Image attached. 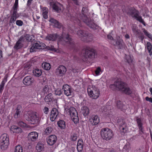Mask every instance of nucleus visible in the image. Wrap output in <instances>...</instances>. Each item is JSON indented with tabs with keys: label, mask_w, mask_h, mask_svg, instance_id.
Returning <instances> with one entry per match:
<instances>
[{
	"label": "nucleus",
	"mask_w": 152,
	"mask_h": 152,
	"mask_svg": "<svg viewBox=\"0 0 152 152\" xmlns=\"http://www.w3.org/2000/svg\"><path fill=\"white\" fill-rule=\"evenodd\" d=\"M46 39L53 41L58 39V44L66 45L72 48H74L75 47V42L71 38V36L68 34H63L62 37L59 36L57 34H48L46 37Z\"/></svg>",
	"instance_id": "f257e3e1"
},
{
	"label": "nucleus",
	"mask_w": 152,
	"mask_h": 152,
	"mask_svg": "<svg viewBox=\"0 0 152 152\" xmlns=\"http://www.w3.org/2000/svg\"><path fill=\"white\" fill-rule=\"evenodd\" d=\"M114 87L118 89L119 91L127 94H130L132 92L131 89L126 84L119 79L115 82L113 84H111L110 86V87L111 88H112Z\"/></svg>",
	"instance_id": "f03ea898"
},
{
	"label": "nucleus",
	"mask_w": 152,
	"mask_h": 152,
	"mask_svg": "<svg viewBox=\"0 0 152 152\" xmlns=\"http://www.w3.org/2000/svg\"><path fill=\"white\" fill-rule=\"evenodd\" d=\"M100 134L102 138L107 141L111 139L114 135L112 130L108 128H102L100 131Z\"/></svg>",
	"instance_id": "7ed1b4c3"
},
{
	"label": "nucleus",
	"mask_w": 152,
	"mask_h": 152,
	"mask_svg": "<svg viewBox=\"0 0 152 152\" xmlns=\"http://www.w3.org/2000/svg\"><path fill=\"white\" fill-rule=\"evenodd\" d=\"M77 35L81 40L84 42H88L93 39L92 34L88 32L83 30H79L77 33Z\"/></svg>",
	"instance_id": "20e7f679"
},
{
	"label": "nucleus",
	"mask_w": 152,
	"mask_h": 152,
	"mask_svg": "<svg viewBox=\"0 0 152 152\" xmlns=\"http://www.w3.org/2000/svg\"><path fill=\"white\" fill-rule=\"evenodd\" d=\"M8 136L6 134H3L0 137V145L1 148L3 150H6L9 145Z\"/></svg>",
	"instance_id": "39448f33"
},
{
	"label": "nucleus",
	"mask_w": 152,
	"mask_h": 152,
	"mask_svg": "<svg viewBox=\"0 0 152 152\" xmlns=\"http://www.w3.org/2000/svg\"><path fill=\"white\" fill-rule=\"evenodd\" d=\"M88 92L89 96L93 99H97L100 94L99 89L94 85L91 88H88Z\"/></svg>",
	"instance_id": "423d86ee"
},
{
	"label": "nucleus",
	"mask_w": 152,
	"mask_h": 152,
	"mask_svg": "<svg viewBox=\"0 0 152 152\" xmlns=\"http://www.w3.org/2000/svg\"><path fill=\"white\" fill-rule=\"evenodd\" d=\"M87 15H80V19L91 28L94 29L96 28V27L97 26L96 25L93 21H92L89 19Z\"/></svg>",
	"instance_id": "0eeeda50"
},
{
	"label": "nucleus",
	"mask_w": 152,
	"mask_h": 152,
	"mask_svg": "<svg viewBox=\"0 0 152 152\" xmlns=\"http://www.w3.org/2000/svg\"><path fill=\"white\" fill-rule=\"evenodd\" d=\"M45 46L46 45L44 43L37 41L32 45L30 48V51L31 53L36 51L37 49H44Z\"/></svg>",
	"instance_id": "6e6552de"
},
{
	"label": "nucleus",
	"mask_w": 152,
	"mask_h": 152,
	"mask_svg": "<svg viewBox=\"0 0 152 152\" xmlns=\"http://www.w3.org/2000/svg\"><path fill=\"white\" fill-rule=\"evenodd\" d=\"M83 56L88 60V58H94L95 57V53L94 49L89 47L85 49L83 51Z\"/></svg>",
	"instance_id": "1a4fd4ad"
},
{
	"label": "nucleus",
	"mask_w": 152,
	"mask_h": 152,
	"mask_svg": "<svg viewBox=\"0 0 152 152\" xmlns=\"http://www.w3.org/2000/svg\"><path fill=\"white\" fill-rule=\"evenodd\" d=\"M68 112L74 123L75 124L78 123L79 121V118L77 113L75 109L73 107H71L68 110Z\"/></svg>",
	"instance_id": "9d476101"
},
{
	"label": "nucleus",
	"mask_w": 152,
	"mask_h": 152,
	"mask_svg": "<svg viewBox=\"0 0 152 152\" xmlns=\"http://www.w3.org/2000/svg\"><path fill=\"white\" fill-rule=\"evenodd\" d=\"M122 11L124 12H125L128 15H130L132 18L136 17L139 14V12L134 8L126 7L125 9H123Z\"/></svg>",
	"instance_id": "9b49d317"
},
{
	"label": "nucleus",
	"mask_w": 152,
	"mask_h": 152,
	"mask_svg": "<svg viewBox=\"0 0 152 152\" xmlns=\"http://www.w3.org/2000/svg\"><path fill=\"white\" fill-rule=\"evenodd\" d=\"M50 5L52 7L53 9L57 12H60L63 8L62 5L58 3H56L53 2L50 3Z\"/></svg>",
	"instance_id": "f8f14e48"
},
{
	"label": "nucleus",
	"mask_w": 152,
	"mask_h": 152,
	"mask_svg": "<svg viewBox=\"0 0 152 152\" xmlns=\"http://www.w3.org/2000/svg\"><path fill=\"white\" fill-rule=\"evenodd\" d=\"M66 71V68L63 66H60L56 70L55 73L56 75L61 76H63Z\"/></svg>",
	"instance_id": "ddd939ff"
},
{
	"label": "nucleus",
	"mask_w": 152,
	"mask_h": 152,
	"mask_svg": "<svg viewBox=\"0 0 152 152\" xmlns=\"http://www.w3.org/2000/svg\"><path fill=\"white\" fill-rule=\"evenodd\" d=\"M89 121L92 125H96L99 122V119L97 115H92L90 117Z\"/></svg>",
	"instance_id": "4468645a"
},
{
	"label": "nucleus",
	"mask_w": 152,
	"mask_h": 152,
	"mask_svg": "<svg viewBox=\"0 0 152 152\" xmlns=\"http://www.w3.org/2000/svg\"><path fill=\"white\" fill-rule=\"evenodd\" d=\"M39 118L38 114L36 113L31 116L30 123L33 124H38L39 122Z\"/></svg>",
	"instance_id": "2eb2a0df"
},
{
	"label": "nucleus",
	"mask_w": 152,
	"mask_h": 152,
	"mask_svg": "<svg viewBox=\"0 0 152 152\" xmlns=\"http://www.w3.org/2000/svg\"><path fill=\"white\" fill-rule=\"evenodd\" d=\"M58 114V110L56 108H53L51 111L50 118L52 121H54L57 118Z\"/></svg>",
	"instance_id": "dca6fc26"
},
{
	"label": "nucleus",
	"mask_w": 152,
	"mask_h": 152,
	"mask_svg": "<svg viewBox=\"0 0 152 152\" xmlns=\"http://www.w3.org/2000/svg\"><path fill=\"white\" fill-rule=\"evenodd\" d=\"M38 136V134L37 132H32L29 134L27 138L29 141H34L37 139Z\"/></svg>",
	"instance_id": "f3484780"
},
{
	"label": "nucleus",
	"mask_w": 152,
	"mask_h": 152,
	"mask_svg": "<svg viewBox=\"0 0 152 152\" xmlns=\"http://www.w3.org/2000/svg\"><path fill=\"white\" fill-rule=\"evenodd\" d=\"M25 40L24 37L23 35L21 36L19 38L18 41L16 42L14 48L16 50H18L21 48L23 46V44L22 43V42L24 41Z\"/></svg>",
	"instance_id": "a211bd4d"
},
{
	"label": "nucleus",
	"mask_w": 152,
	"mask_h": 152,
	"mask_svg": "<svg viewBox=\"0 0 152 152\" xmlns=\"http://www.w3.org/2000/svg\"><path fill=\"white\" fill-rule=\"evenodd\" d=\"M63 89L64 90V94L67 96L71 95L72 92V88L67 84L64 85L63 86Z\"/></svg>",
	"instance_id": "6ab92c4d"
},
{
	"label": "nucleus",
	"mask_w": 152,
	"mask_h": 152,
	"mask_svg": "<svg viewBox=\"0 0 152 152\" xmlns=\"http://www.w3.org/2000/svg\"><path fill=\"white\" fill-rule=\"evenodd\" d=\"M57 140V137L54 135L49 136L47 139V142L48 144L52 145L54 144Z\"/></svg>",
	"instance_id": "aec40b11"
},
{
	"label": "nucleus",
	"mask_w": 152,
	"mask_h": 152,
	"mask_svg": "<svg viewBox=\"0 0 152 152\" xmlns=\"http://www.w3.org/2000/svg\"><path fill=\"white\" fill-rule=\"evenodd\" d=\"M33 78L30 76L26 77L23 80V83L25 85L29 86L33 82Z\"/></svg>",
	"instance_id": "412c9836"
},
{
	"label": "nucleus",
	"mask_w": 152,
	"mask_h": 152,
	"mask_svg": "<svg viewBox=\"0 0 152 152\" xmlns=\"http://www.w3.org/2000/svg\"><path fill=\"white\" fill-rule=\"evenodd\" d=\"M136 121L140 131L142 133H143V126L141 118L138 117H135Z\"/></svg>",
	"instance_id": "4be33fe9"
},
{
	"label": "nucleus",
	"mask_w": 152,
	"mask_h": 152,
	"mask_svg": "<svg viewBox=\"0 0 152 152\" xmlns=\"http://www.w3.org/2000/svg\"><path fill=\"white\" fill-rule=\"evenodd\" d=\"M116 46L118 48L121 49H123L125 47V44L121 39H117L116 41Z\"/></svg>",
	"instance_id": "5701e85b"
},
{
	"label": "nucleus",
	"mask_w": 152,
	"mask_h": 152,
	"mask_svg": "<svg viewBox=\"0 0 152 152\" xmlns=\"http://www.w3.org/2000/svg\"><path fill=\"white\" fill-rule=\"evenodd\" d=\"M84 142L82 139H79L77 143V148L78 152H82L83 149Z\"/></svg>",
	"instance_id": "b1692460"
},
{
	"label": "nucleus",
	"mask_w": 152,
	"mask_h": 152,
	"mask_svg": "<svg viewBox=\"0 0 152 152\" xmlns=\"http://www.w3.org/2000/svg\"><path fill=\"white\" fill-rule=\"evenodd\" d=\"M49 21L53 23L54 26L58 28H60L61 27V24L56 20L53 18H50Z\"/></svg>",
	"instance_id": "393cba45"
},
{
	"label": "nucleus",
	"mask_w": 152,
	"mask_h": 152,
	"mask_svg": "<svg viewBox=\"0 0 152 152\" xmlns=\"http://www.w3.org/2000/svg\"><path fill=\"white\" fill-rule=\"evenodd\" d=\"M15 113L14 117L15 118H17L20 117L21 111L22 110V107L20 105H18L16 110Z\"/></svg>",
	"instance_id": "a878e982"
},
{
	"label": "nucleus",
	"mask_w": 152,
	"mask_h": 152,
	"mask_svg": "<svg viewBox=\"0 0 152 152\" xmlns=\"http://www.w3.org/2000/svg\"><path fill=\"white\" fill-rule=\"evenodd\" d=\"M53 99V94L51 93L48 94L45 98V101L47 102H51Z\"/></svg>",
	"instance_id": "bb28decb"
},
{
	"label": "nucleus",
	"mask_w": 152,
	"mask_h": 152,
	"mask_svg": "<svg viewBox=\"0 0 152 152\" xmlns=\"http://www.w3.org/2000/svg\"><path fill=\"white\" fill-rule=\"evenodd\" d=\"M11 130L14 132L17 133H19L22 132V129L20 127H17L16 126H13L11 127Z\"/></svg>",
	"instance_id": "cd10ccee"
},
{
	"label": "nucleus",
	"mask_w": 152,
	"mask_h": 152,
	"mask_svg": "<svg viewBox=\"0 0 152 152\" xmlns=\"http://www.w3.org/2000/svg\"><path fill=\"white\" fill-rule=\"evenodd\" d=\"M42 15L43 18L46 19L48 18V9L46 7H44L42 8Z\"/></svg>",
	"instance_id": "c85d7f7f"
},
{
	"label": "nucleus",
	"mask_w": 152,
	"mask_h": 152,
	"mask_svg": "<svg viewBox=\"0 0 152 152\" xmlns=\"http://www.w3.org/2000/svg\"><path fill=\"white\" fill-rule=\"evenodd\" d=\"M24 37V38L25 37L26 40L28 42H31L34 40V36L33 35H30L28 34H26L25 36L23 35Z\"/></svg>",
	"instance_id": "c756f323"
},
{
	"label": "nucleus",
	"mask_w": 152,
	"mask_h": 152,
	"mask_svg": "<svg viewBox=\"0 0 152 152\" xmlns=\"http://www.w3.org/2000/svg\"><path fill=\"white\" fill-rule=\"evenodd\" d=\"M33 73L35 76L39 77L41 75L42 72L41 69H36L33 71Z\"/></svg>",
	"instance_id": "7c9ffc66"
},
{
	"label": "nucleus",
	"mask_w": 152,
	"mask_h": 152,
	"mask_svg": "<svg viewBox=\"0 0 152 152\" xmlns=\"http://www.w3.org/2000/svg\"><path fill=\"white\" fill-rule=\"evenodd\" d=\"M82 113L84 116H86L89 114V110L86 106L83 107L82 108Z\"/></svg>",
	"instance_id": "2f4dec72"
},
{
	"label": "nucleus",
	"mask_w": 152,
	"mask_h": 152,
	"mask_svg": "<svg viewBox=\"0 0 152 152\" xmlns=\"http://www.w3.org/2000/svg\"><path fill=\"white\" fill-rule=\"evenodd\" d=\"M44 148V145L39 142L37 144L36 146V149L38 152H40L42 151Z\"/></svg>",
	"instance_id": "473e14b6"
},
{
	"label": "nucleus",
	"mask_w": 152,
	"mask_h": 152,
	"mask_svg": "<svg viewBox=\"0 0 152 152\" xmlns=\"http://www.w3.org/2000/svg\"><path fill=\"white\" fill-rule=\"evenodd\" d=\"M58 126L61 129H64L66 127L65 123L64 121L60 120L58 122Z\"/></svg>",
	"instance_id": "72a5a7b5"
},
{
	"label": "nucleus",
	"mask_w": 152,
	"mask_h": 152,
	"mask_svg": "<svg viewBox=\"0 0 152 152\" xmlns=\"http://www.w3.org/2000/svg\"><path fill=\"white\" fill-rule=\"evenodd\" d=\"M43 68L46 70H49L51 68L50 64L47 62L43 63L42 64Z\"/></svg>",
	"instance_id": "f704fd0d"
},
{
	"label": "nucleus",
	"mask_w": 152,
	"mask_h": 152,
	"mask_svg": "<svg viewBox=\"0 0 152 152\" xmlns=\"http://www.w3.org/2000/svg\"><path fill=\"white\" fill-rule=\"evenodd\" d=\"M53 130V129L51 126L47 127L44 132L45 135H48L50 134Z\"/></svg>",
	"instance_id": "c9c22d12"
},
{
	"label": "nucleus",
	"mask_w": 152,
	"mask_h": 152,
	"mask_svg": "<svg viewBox=\"0 0 152 152\" xmlns=\"http://www.w3.org/2000/svg\"><path fill=\"white\" fill-rule=\"evenodd\" d=\"M117 123L119 126H122L126 125L124 121L121 118H119L117 120Z\"/></svg>",
	"instance_id": "e433bc0d"
},
{
	"label": "nucleus",
	"mask_w": 152,
	"mask_h": 152,
	"mask_svg": "<svg viewBox=\"0 0 152 152\" xmlns=\"http://www.w3.org/2000/svg\"><path fill=\"white\" fill-rule=\"evenodd\" d=\"M18 16L12 14L11 16L10 19V23H14L17 18H18Z\"/></svg>",
	"instance_id": "4c0bfd02"
},
{
	"label": "nucleus",
	"mask_w": 152,
	"mask_h": 152,
	"mask_svg": "<svg viewBox=\"0 0 152 152\" xmlns=\"http://www.w3.org/2000/svg\"><path fill=\"white\" fill-rule=\"evenodd\" d=\"M88 11L87 9L85 7H83L82 10V14H80V15H88Z\"/></svg>",
	"instance_id": "58836bf2"
},
{
	"label": "nucleus",
	"mask_w": 152,
	"mask_h": 152,
	"mask_svg": "<svg viewBox=\"0 0 152 152\" xmlns=\"http://www.w3.org/2000/svg\"><path fill=\"white\" fill-rule=\"evenodd\" d=\"M15 152H23L22 147L20 145L16 146L15 148Z\"/></svg>",
	"instance_id": "ea45409f"
},
{
	"label": "nucleus",
	"mask_w": 152,
	"mask_h": 152,
	"mask_svg": "<svg viewBox=\"0 0 152 152\" xmlns=\"http://www.w3.org/2000/svg\"><path fill=\"white\" fill-rule=\"evenodd\" d=\"M5 84V81L4 80H3L0 85V94H1L3 91L4 88V86Z\"/></svg>",
	"instance_id": "a19ab883"
},
{
	"label": "nucleus",
	"mask_w": 152,
	"mask_h": 152,
	"mask_svg": "<svg viewBox=\"0 0 152 152\" xmlns=\"http://www.w3.org/2000/svg\"><path fill=\"white\" fill-rule=\"evenodd\" d=\"M116 104L117 107L118 108L121 109L123 108L124 105L120 101H117L116 102Z\"/></svg>",
	"instance_id": "79ce46f5"
},
{
	"label": "nucleus",
	"mask_w": 152,
	"mask_h": 152,
	"mask_svg": "<svg viewBox=\"0 0 152 152\" xmlns=\"http://www.w3.org/2000/svg\"><path fill=\"white\" fill-rule=\"evenodd\" d=\"M130 148V147L129 143H127L126 145H125L124 147L123 151H124V150H125L126 152H129V150Z\"/></svg>",
	"instance_id": "37998d69"
},
{
	"label": "nucleus",
	"mask_w": 152,
	"mask_h": 152,
	"mask_svg": "<svg viewBox=\"0 0 152 152\" xmlns=\"http://www.w3.org/2000/svg\"><path fill=\"white\" fill-rule=\"evenodd\" d=\"M137 19V20L139 21L140 23H142L145 25V22L144 20L142 19L141 16H139V15L137 16L136 17H134Z\"/></svg>",
	"instance_id": "c03bdc74"
},
{
	"label": "nucleus",
	"mask_w": 152,
	"mask_h": 152,
	"mask_svg": "<svg viewBox=\"0 0 152 152\" xmlns=\"http://www.w3.org/2000/svg\"><path fill=\"white\" fill-rule=\"evenodd\" d=\"M137 34H138V38L140 39L142 41L144 38L143 34L141 32H139Z\"/></svg>",
	"instance_id": "a18cd8bd"
},
{
	"label": "nucleus",
	"mask_w": 152,
	"mask_h": 152,
	"mask_svg": "<svg viewBox=\"0 0 152 152\" xmlns=\"http://www.w3.org/2000/svg\"><path fill=\"white\" fill-rule=\"evenodd\" d=\"M49 88L48 85L45 86L42 89V92L44 94L48 93Z\"/></svg>",
	"instance_id": "49530a36"
},
{
	"label": "nucleus",
	"mask_w": 152,
	"mask_h": 152,
	"mask_svg": "<svg viewBox=\"0 0 152 152\" xmlns=\"http://www.w3.org/2000/svg\"><path fill=\"white\" fill-rule=\"evenodd\" d=\"M147 48L148 51L152 50V45L150 42H147L146 44Z\"/></svg>",
	"instance_id": "de8ad7c7"
},
{
	"label": "nucleus",
	"mask_w": 152,
	"mask_h": 152,
	"mask_svg": "<svg viewBox=\"0 0 152 152\" xmlns=\"http://www.w3.org/2000/svg\"><path fill=\"white\" fill-rule=\"evenodd\" d=\"M119 129L120 131L124 133L126 132V125L122 126H119Z\"/></svg>",
	"instance_id": "09e8293b"
},
{
	"label": "nucleus",
	"mask_w": 152,
	"mask_h": 152,
	"mask_svg": "<svg viewBox=\"0 0 152 152\" xmlns=\"http://www.w3.org/2000/svg\"><path fill=\"white\" fill-rule=\"evenodd\" d=\"M77 139V134L75 133L72 134L71 135V140L73 141H75Z\"/></svg>",
	"instance_id": "8fccbe9b"
},
{
	"label": "nucleus",
	"mask_w": 152,
	"mask_h": 152,
	"mask_svg": "<svg viewBox=\"0 0 152 152\" xmlns=\"http://www.w3.org/2000/svg\"><path fill=\"white\" fill-rule=\"evenodd\" d=\"M45 48H46L47 50H49L51 51H56V49L55 48L54 46H48L45 47Z\"/></svg>",
	"instance_id": "3c124183"
},
{
	"label": "nucleus",
	"mask_w": 152,
	"mask_h": 152,
	"mask_svg": "<svg viewBox=\"0 0 152 152\" xmlns=\"http://www.w3.org/2000/svg\"><path fill=\"white\" fill-rule=\"evenodd\" d=\"M132 30L134 32L137 34L139 32L138 31L137 27L136 25L133 26Z\"/></svg>",
	"instance_id": "603ef678"
},
{
	"label": "nucleus",
	"mask_w": 152,
	"mask_h": 152,
	"mask_svg": "<svg viewBox=\"0 0 152 152\" xmlns=\"http://www.w3.org/2000/svg\"><path fill=\"white\" fill-rule=\"evenodd\" d=\"M18 124L19 126L23 127H26L27 125L26 123L22 121H19L18 123Z\"/></svg>",
	"instance_id": "864d4df0"
},
{
	"label": "nucleus",
	"mask_w": 152,
	"mask_h": 152,
	"mask_svg": "<svg viewBox=\"0 0 152 152\" xmlns=\"http://www.w3.org/2000/svg\"><path fill=\"white\" fill-rule=\"evenodd\" d=\"M126 58L127 62L129 64L132 62V60L130 56H126Z\"/></svg>",
	"instance_id": "5fc2aeb1"
},
{
	"label": "nucleus",
	"mask_w": 152,
	"mask_h": 152,
	"mask_svg": "<svg viewBox=\"0 0 152 152\" xmlns=\"http://www.w3.org/2000/svg\"><path fill=\"white\" fill-rule=\"evenodd\" d=\"M18 8H15L12 7V9L13 10V13L12 14L17 15V16H18L17 13V10Z\"/></svg>",
	"instance_id": "6e6d98bb"
},
{
	"label": "nucleus",
	"mask_w": 152,
	"mask_h": 152,
	"mask_svg": "<svg viewBox=\"0 0 152 152\" xmlns=\"http://www.w3.org/2000/svg\"><path fill=\"white\" fill-rule=\"evenodd\" d=\"M101 72V68L100 67H98L95 71V72L96 75H99Z\"/></svg>",
	"instance_id": "4d7b16f0"
},
{
	"label": "nucleus",
	"mask_w": 152,
	"mask_h": 152,
	"mask_svg": "<svg viewBox=\"0 0 152 152\" xmlns=\"http://www.w3.org/2000/svg\"><path fill=\"white\" fill-rule=\"evenodd\" d=\"M23 24V22L21 20H17L16 21V24L19 26H22Z\"/></svg>",
	"instance_id": "13d9d810"
},
{
	"label": "nucleus",
	"mask_w": 152,
	"mask_h": 152,
	"mask_svg": "<svg viewBox=\"0 0 152 152\" xmlns=\"http://www.w3.org/2000/svg\"><path fill=\"white\" fill-rule=\"evenodd\" d=\"M18 0H15L14 4L13 7V8H18Z\"/></svg>",
	"instance_id": "bf43d9fd"
},
{
	"label": "nucleus",
	"mask_w": 152,
	"mask_h": 152,
	"mask_svg": "<svg viewBox=\"0 0 152 152\" xmlns=\"http://www.w3.org/2000/svg\"><path fill=\"white\" fill-rule=\"evenodd\" d=\"M55 94L56 95L60 96L62 94L61 90L58 89L55 91Z\"/></svg>",
	"instance_id": "052dcab7"
},
{
	"label": "nucleus",
	"mask_w": 152,
	"mask_h": 152,
	"mask_svg": "<svg viewBox=\"0 0 152 152\" xmlns=\"http://www.w3.org/2000/svg\"><path fill=\"white\" fill-rule=\"evenodd\" d=\"M145 100L147 101H148V102L152 103V98H149L148 96H147L145 97Z\"/></svg>",
	"instance_id": "680f3d73"
},
{
	"label": "nucleus",
	"mask_w": 152,
	"mask_h": 152,
	"mask_svg": "<svg viewBox=\"0 0 152 152\" xmlns=\"http://www.w3.org/2000/svg\"><path fill=\"white\" fill-rule=\"evenodd\" d=\"M48 111H49V109L48 108L46 107H44V113L45 114H47Z\"/></svg>",
	"instance_id": "e2e57ef3"
},
{
	"label": "nucleus",
	"mask_w": 152,
	"mask_h": 152,
	"mask_svg": "<svg viewBox=\"0 0 152 152\" xmlns=\"http://www.w3.org/2000/svg\"><path fill=\"white\" fill-rule=\"evenodd\" d=\"M143 32L145 34L146 36H147L148 35L149 33H148V31H147L145 29L143 28Z\"/></svg>",
	"instance_id": "0e129e2a"
},
{
	"label": "nucleus",
	"mask_w": 152,
	"mask_h": 152,
	"mask_svg": "<svg viewBox=\"0 0 152 152\" xmlns=\"http://www.w3.org/2000/svg\"><path fill=\"white\" fill-rule=\"evenodd\" d=\"M107 37L108 39H110V40H112L113 39V38L110 34H108L107 35Z\"/></svg>",
	"instance_id": "69168bd1"
},
{
	"label": "nucleus",
	"mask_w": 152,
	"mask_h": 152,
	"mask_svg": "<svg viewBox=\"0 0 152 152\" xmlns=\"http://www.w3.org/2000/svg\"><path fill=\"white\" fill-rule=\"evenodd\" d=\"M32 0H28L27 4V5L28 6H29L30 5L31 1H32Z\"/></svg>",
	"instance_id": "338daca9"
},
{
	"label": "nucleus",
	"mask_w": 152,
	"mask_h": 152,
	"mask_svg": "<svg viewBox=\"0 0 152 152\" xmlns=\"http://www.w3.org/2000/svg\"><path fill=\"white\" fill-rule=\"evenodd\" d=\"M24 152H33V151L31 150L28 149L25 151H24Z\"/></svg>",
	"instance_id": "774afa93"
}]
</instances>
